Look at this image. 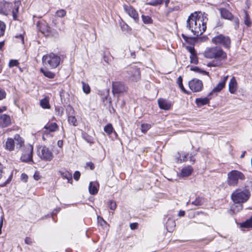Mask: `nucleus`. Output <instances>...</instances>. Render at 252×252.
Returning <instances> with one entry per match:
<instances>
[{"label":"nucleus","mask_w":252,"mask_h":252,"mask_svg":"<svg viewBox=\"0 0 252 252\" xmlns=\"http://www.w3.org/2000/svg\"><path fill=\"white\" fill-rule=\"evenodd\" d=\"M208 21V14L200 11L195 12L189 17L187 27L193 35H200L206 31Z\"/></svg>","instance_id":"1"},{"label":"nucleus","mask_w":252,"mask_h":252,"mask_svg":"<svg viewBox=\"0 0 252 252\" xmlns=\"http://www.w3.org/2000/svg\"><path fill=\"white\" fill-rule=\"evenodd\" d=\"M204 56L207 59H214L208 63V66L220 67L223 62L227 59L226 53L221 48L217 46L207 48Z\"/></svg>","instance_id":"2"},{"label":"nucleus","mask_w":252,"mask_h":252,"mask_svg":"<svg viewBox=\"0 0 252 252\" xmlns=\"http://www.w3.org/2000/svg\"><path fill=\"white\" fill-rule=\"evenodd\" d=\"M24 140L19 134H15L14 138L9 137L5 141L4 147L5 150L12 152L16 149L19 150L24 146Z\"/></svg>","instance_id":"3"},{"label":"nucleus","mask_w":252,"mask_h":252,"mask_svg":"<svg viewBox=\"0 0 252 252\" xmlns=\"http://www.w3.org/2000/svg\"><path fill=\"white\" fill-rule=\"evenodd\" d=\"M250 195L249 190L238 189L232 193L231 197L234 203L243 204L248 200Z\"/></svg>","instance_id":"4"},{"label":"nucleus","mask_w":252,"mask_h":252,"mask_svg":"<svg viewBox=\"0 0 252 252\" xmlns=\"http://www.w3.org/2000/svg\"><path fill=\"white\" fill-rule=\"evenodd\" d=\"M42 60L45 66L51 68H55L59 65L61 59L58 55L53 53H50L43 56Z\"/></svg>","instance_id":"5"},{"label":"nucleus","mask_w":252,"mask_h":252,"mask_svg":"<svg viewBox=\"0 0 252 252\" xmlns=\"http://www.w3.org/2000/svg\"><path fill=\"white\" fill-rule=\"evenodd\" d=\"M244 174L238 170H234L227 173V184L230 186L235 187L238 184L239 180H244Z\"/></svg>","instance_id":"6"},{"label":"nucleus","mask_w":252,"mask_h":252,"mask_svg":"<svg viewBox=\"0 0 252 252\" xmlns=\"http://www.w3.org/2000/svg\"><path fill=\"white\" fill-rule=\"evenodd\" d=\"M212 42L216 45H222L226 48H229L230 46L231 40L228 36L220 34L212 38Z\"/></svg>","instance_id":"7"},{"label":"nucleus","mask_w":252,"mask_h":252,"mask_svg":"<svg viewBox=\"0 0 252 252\" xmlns=\"http://www.w3.org/2000/svg\"><path fill=\"white\" fill-rule=\"evenodd\" d=\"M23 151L22 156L21 157V159L24 162H29L32 160V152H33V146L30 144H27L22 147Z\"/></svg>","instance_id":"8"},{"label":"nucleus","mask_w":252,"mask_h":252,"mask_svg":"<svg viewBox=\"0 0 252 252\" xmlns=\"http://www.w3.org/2000/svg\"><path fill=\"white\" fill-rule=\"evenodd\" d=\"M38 155L40 158L46 161H51L53 158L52 152L45 146L41 147L38 149Z\"/></svg>","instance_id":"9"},{"label":"nucleus","mask_w":252,"mask_h":252,"mask_svg":"<svg viewBox=\"0 0 252 252\" xmlns=\"http://www.w3.org/2000/svg\"><path fill=\"white\" fill-rule=\"evenodd\" d=\"M189 86L191 91L194 92L200 91L203 88V84L201 80L193 79L189 82Z\"/></svg>","instance_id":"10"},{"label":"nucleus","mask_w":252,"mask_h":252,"mask_svg":"<svg viewBox=\"0 0 252 252\" xmlns=\"http://www.w3.org/2000/svg\"><path fill=\"white\" fill-rule=\"evenodd\" d=\"M127 88L123 83L115 82L112 84V92L114 94H119L126 92Z\"/></svg>","instance_id":"11"},{"label":"nucleus","mask_w":252,"mask_h":252,"mask_svg":"<svg viewBox=\"0 0 252 252\" xmlns=\"http://www.w3.org/2000/svg\"><path fill=\"white\" fill-rule=\"evenodd\" d=\"M124 8L127 14L132 18L135 22L139 21V15L136 10L130 5H124Z\"/></svg>","instance_id":"12"},{"label":"nucleus","mask_w":252,"mask_h":252,"mask_svg":"<svg viewBox=\"0 0 252 252\" xmlns=\"http://www.w3.org/2000/svg\"><path fill=\"white\" fill-rule=\"evenodd\" d=\"M12 7V3L7 2L5 1H0V14L7 15L10 12Z\"/></svg>","instance_id":"13"},{"label":"nucleus","mask_w":252,"mask_h":252,"mask_svg":"<svg viewBox=\"0 0 252 252\" xmlns=\"http://www.w3.org/2000/svg\"><path fill=\"white\" fill-rule=\"evenodd\" d=\"M129 78L132 82H137L140 79V72L137 68H132L129 71Z\"/></svg>","instance_id":"14"},{"label":"nucleus","mask_w":252,"mask_h":252,"mask_svg":"<svg viewBox=\"0 0 252 252\" xmlns=\"http://www.w3.org/2000/svg\"><path fill=\"white\" fill-rule=\"evenodd\" d=\"M238 89V83L235 79V77L233 76L231 78L228 83V90L229 92L232 94H234L237 92Z\"/></svg>","instance_id":"15"},{"label":"nucleus","mask_w":252,"mask_h":252,"mask_svg":"<svg viewBox=\"0 0 252 252\" xmlns=\"http://www.w3.org/2000/svg\"><path fill=\"white\" fill-rule=\"evenodd\" d=\"M158 102L159 108L161 109L168 110L171 107V102L165 99L159 98Z\"/></svg>","instance_id":"16"},{"label":"nucleus","mask_w":252,"mask_h":252,"mask_svg":"<svg viewBox=\"0 0 252 252\" xmlns=\"http://www.w3.org/2000/svg\"><path fill=\"white\" fill-rule=\"evenodd\" d=\"M228 78V75L224 76L217 85L213 89L212 92L216 93L220 92L225 87Z\"/></svg>","instance_id":"17"},{"label":"nucleus","mask_w":252,"mask_h":252,"mask_svg":"<svg viewBox=\"0 0 252 252\" xmlns=\"http://www.w3.org/2000/svg\"><path fill=\"white\" fill-rule=\"evenodd\" d=\"M59 173L63 179H67L68 183H72V176L71 173L69 172L65 169L59 170Z\"/></svg>","instance_id":"18"},{"label":"nucleus","mask_w":252,"mask_h":252,"mask_svg":"<svg viewBox=\"0 0 252 252\" xmlns=\"http://www.w3.org/2000/svg\"><path fill=\"white\" fill-rule=\"evenodd\" d=\"M220 12L221 17L224 19L231 20L233 15L228 10L223 8H219L218 9Z\"/></svg>","instance_id":"19"},{"label":"nucleus","mask_w":252,"mask_h":252,"mask_svg":"<svg viewBox=\"0 0 252 252\" xmlns=\"http://www.w3.org/2000/svg\"><path fill=\"white\" fill-rule=\"evenodd\" d=\"M192 172V167L191 166H187L182 169L180 176L182 177H188L191 174Z\"/></svg>","instance_id":"20"},{"label":"nucleus","mask_w":252,"mask_h":252,"mask_svg":"<svg viewBox=\"0 0 252 252\" xmlns=\"http://www.w3.org/2000/svg\"><path fill=\"white\" fill-rule=\"evenodd\" d=\"M11 124V119L8 115L3 114L0 117V125L7 126Z\"/></svg>","instance_id":"21"},{"label":"nucleus","mask_w":252,"mask_h":252,"mask_svg":"<svg viewBox=\"0 0 252 252\" xmlns=\"http://www.w3.org/2000/svg\"><path fill=\"white\" fill-rule=\"evenodd\" d=\"M40 106L44 109H49L50 106L49 104V99L48 97H45L42 99L40 102Z\"/></svg>","instance_id":"22"},{"label":"nucleus","mask_w":252,"mask_h":252,"mask_svg":"<svg viewBox=\"0 0 252 252\" xmlns=\"http://www.w3.org/2000/svg\"><path fill=\"white\" fill-rule=\"evenodd\" d=\"M243 204L242 203H235L231 206V210L234 213H237L242 210Z\"/></svg>","instance_id":"23"},{"label":"nucleus","mask_w":252,"mask_h":252,"mask_svg":"<svg viewBox=\"0 0 252 252\" xmlns=\"http://www.w3.org/2000/svg\"><path fill=\"white\" fill-rule=\"evenodd\" d=\"M41 72L44 74V75L49 78L52 79L55 76V74L47 69L41 68Z\"/></svg>","instance_id":"24"},{"label":"nucleus","mask_w":252,"mask_h":252,"mask_svg":"<svg viewBox=\"0 0 252 252\" xmlns=\"http://www.w3.org/2000/svg\"><path fill=\"white\" fill-rule=\"evenodd\" d=\"M149 127H137L136 129V134L138 136H142L143 134H145L148 130Z\"/></svg>","instance_id":"25"},{"label":"nucleus","mask_w":252,"mask_h":252,"mask_svg":"<svg viewBox=\"0 0 252 252\" xmlns=\"http://www.w3.org/2000/svg\"><path fill=\"white\" fill-rule=\"evenodd\" d=\"M89 192L91 194H95L97 193L98 189L95 184L91 182L89 187Z\"/></svg>","instance_id":"26"},{"label":"nucleus","mask_w":252,"mask_h":252,"mask_svg":"<svg viewBox=\"0 0 252 252\" xmlns=\"http://www.w3.org/2000/svg\"><path fill=\"white\" fill-rule=\"evenodd\" d=\"M188 160H189L190 162H192V163H194L195 162V158L192 156H189V157L188 154L182 156V157H180V162L182 161H187Z\"/></svg>","instance_id":"27"},{"label":"nucleus","mask_w":252,"mask_h":252,"mask_svg":"<svg viewBox=\"0 0 252 252\" xmlns=\"http://www.w3.org/2000/svg\"><path fill=\"white\" fill-rule=\"evenodd\" d=\"M58 127H44L45 130L44 131L43 138L44 139L45 136L50 134L51 132H54L57 130Z\"/></svg>","instance_id":"28"},{"label":"nucleus","mask_w":252,"mask_h":252,"mask_svg":"<svg viewBox=\"0 0 252 252\" xmlns=\"http://www.w3.org/2000/svg\"><path fill=\"white\" fill-rule=\"evenodd\" d=\"M196 103L198 106H201L209 103V99L207 98H197L196 99Z\"/></svg>","instance_id":"29"},{"label":"nucleus","mask_w":252,"mask_h":252,"mask_svg":"<svg viewBox=\"0 0 252 252\" xmlns=\"http://www.w3.org/2000/svg\"><path fill=\"white\" fill-rule=\"evenodd\" d=\"M241 227L245 228L252 227V219H248L245 221L241 223Z\"/></svg>","instance_id":"30"},{"label":"nucleus","mask_w":252,"mask_h":252,"mask_svg":"<svg viewBox=\"0 0 252 252\" xmlns=\"http://www.w3.org/2000/svg\"><path fill=\"white\" fill-rule=\"evenodd\" d=\"M142 19L143 23L145 24H150L153 23V20L149 16L142 15Z\"/></svg>","instance_id":"31"},{"label":"nucleus","mask_w":252,"mask_h":252,"mask_svg":"<svg viewBox=\"0 0 252 252\" xmlns=\"http://www.w3.org/2000/svg\"><path fill=\"white\" fill-rule=\"evenodd\" d=\"M203 203V199L202 198L198 197H196L195 200L191 202V204L195 206H200Z\"/></svg>","instance_id":"32"},{"label":"nucleus","mask_w":252,"mask_h":252,"mask_svg":"<svg viewBox=\"0 0 252 252\" xmlns=\"http://www.w3.org/2000/svg\"><path fill=\"white\" fill-rule=\"evenodd\" d=\"M190 70L192 71L196 72L201 73L202 74H204V75H208L209 74V73L208 72L203 70L197 66L191 67Z\"/></svg>","instance_id":"33"},{"label":"nucleus","mask_w":252,"mask_h":252,"mask_svg":"<svg viewBox=\"0 0 252 252\" xmlns=\"http://www.w3.org/2000/svg\"><path fill=\"white\" fill-rule=\"evenodd\" d=\"M82 84L83 92L87 94H89L90 93V87L89 84L83 81L82 82Z\"/></svg>","instance_id":"34"},{"label":"nucleus","mask_w":252,"mask_h":252,"mask_svg":"<svg viewBox=\"0 0 252 252\" xmlns=\"http://www.w3.org/2000/svg\"><path fill=\"white\" fill-rule=\"evenodd\" d=\"M245 18H244V23L248 27H251L252 25V23L251 22L249 16L247 12H245Z\"/></svg>","instance_id":"35"},{"label":"nucleus","mask_w":252,"mask_h":252,"mask_svg":"<svg viewBox=\"0 0 252 252\" xmlns=\"http://www.w3.org/2000/svg\"><path fill=\"white\" fill-rule=\"evenodd\" d=\"M6 26L4 23L1 21H0V37L4 35Z\"/></svg>","instance_id":"36"},{"label":"nucleus","mask_w":252,"mask_h":252,"mask_svg":"<svg viewBox=\"0 0 252 252\" xmlns=\"http://www.w3.org/2000/svg\"><path fill=\"white\" fill-rule=\"evenodd\" d=\"M163 0H151L147 4L153 6H156L161 4Z\"/></svg>","instance_id":"37"},{"label":"nucleus","mask_w":252,"mask_h":252,"mask_svg":"<svg viewBox=\"0 0 252 252\" xmlns=\"http://www.w3.org/2000/svg\"><path fill=\"white\" fill-rule=\"evenodd\" d=\"M66 13V11L63 9H62L58 10L56 13V15L58 17L62 18L65 16Z\"/></svg>","instance_id":"38"},{"label":"nucleus","mask_w":252,"mask_h":252,"mask_svg":"<svg viewBox=\"0 0 252 252\" xmlns=\"http://www.w3.org/2000/svg\"><path fill=\"white\" fill-rule=\"evenodd\" d=\"M190 63L194 64H197L198 63V58L196 53L190 55Z\"/></svg>","instance_id":"39"},{"label":"nucleus","mask_w":252,"mask_h":252,"mask_svg":"<svg viewBox=\"0 0 252 252\" xmlns=\"http://www.w3.org/2000/svg\"><path fill=\"white\" fill-rule=\"evenodd\" d=\"M183 79L181 76H179L177 80V83L179 85L180 88L184 92H185V89L183 85Z\"/></svg>","instance_id":"40"},{"label":"nucleus","mask_w":252,"mask_h":252,"mask_svg":"<svg viewBox=\"0 0 252 252\" xmlns=\"http://www.w3.org/2000/svg\"><path fill=\"white\" fill-rule=\"evenodd\" d=\"M97 221L98 223L103 227L107 226V222L100 217H97Z\"/></svg>","instance_id":"41"},{"label":"nucleus","mask_w":252,"mask_h":252,"mask_svg":"<svg viewBox=\"0 0 252 252\" xmlns=\"http://www.w3.org/2000/svg\"><path fill=\"white\" fill-rule=\"evenodd\" d=\"M68 121L70 125H72L74 126H76V119L74 116H69L68 118Z\"/></svg>","instance_id":"42"},{"label":"nucleus","mask_w":252,"mask_h":252,"mask_svg":"<svg viewBox=\"0 0 252 252\" xmlns=\"http://www.w3.org/2000/svg\"><path fill=\"white\" fill-rule=\"evenodd\" d=\"M108 205H109V208L112 210H115L116 208V206H117L116 202L113 200H110L108 202Z\"/></svg>","instance_id":"43"},{"label":"nucleus","mask_w":252,"mask_h":252,"mask_svg":"<svg viewBox=\"0 0 252 252\" xmlns=\"http://www.w3.org/2000/svg\"><path fill=\"white\" fill-rule=\"evenodd\" d=\"M18 7L17 6H15L14 8L13 9L12 12V16L14 20H16L17 18V13L18 12Z\"/></svg>","instance_id":"44"},{"label":"nucleus","mask_w":252,"mask_h":252,"mask_svg":"<svg viewBox=\"0 0 252 252\" xmlns=\"http://www.w3.org/2000/svg\"><path fill=\"white\" fill-rule=\"evenodd\" d=\"M6 93L5 91L0 87V100L5 98Z\"/></svg>","instance_id":"45"},{"label":"nucleus","mask_w":252,"mask_h":252,"mask_svg":"<svg viewBox=\"0 0 252 252\" xmlns=\"http://www.w3.org/2000/svg\"><path fill=\"white\" fill-rule=\"evenodd\" d=\"M18 61L15 60H11L9 63V66L12 67L15 66H17L18 64Z\"/></svg>","instance_id":"46"},{"label":"nucleus","mask_w":252,"mask_h":252,"mask_svg":"<svg viewBox=\"0 0 252 252\" xmlns=\"http://www.w3.org/2000/svg\"><path fill=\"white\" fill-rule=\"evenodd\" d=\"M104 130L108 134H110L114 131L113 127H104Z\"/></svg>","instance_id":"47"},{"label":"nucleus","mask_w":252,"mask_h":252,"mask_svg":"<svg viewBox=\"0 0 252 252\" xmlns=\"http://www.w3.org/2000/svg\"><path fill=\"white\" fill-rule=\"evenodd\" d=\"M169 224H171L173 226H175V222L172 220H168L167 222V228H168ZM168 231H171L172 230L169 228H167Z\"/></svg>","instance_id":"48"},{"label":"nucleus","mask_w":252,"mask_h":252,"mask_svg":"<svg viewBox=\"0 0 252 252\" xmlns=\"http://www.w3.org/2000/svg\"><path fill=\"white\" fill-rule=\"evenodd\" d=\"M80 177V172L76 171L74 173L73 178L75 180L78 181Z\"/></svg>","instance_id":"49"},{"label":"nucleus","mask_w":252,"mask_h":252,"mask_svg":"<svg viewBox=\"0 0 252 252\" xmlns=\"http://www.w3.org/2000/svg\"><path fill=\"white\" fill-rule=\"evenodd\" d=\"M25 242L28 245H31L32 244L33 241L32 238L30 237H26L25 239Z\"/></svg>","instance_id":"50"},{"label":"nucleus","mask_w":252,"mask_h":252,"mask_svg":"<svg viewBox=\"0 0 252 252\" xmlns=\"http://www.w3.org/2000/svg\"><path fill=\"white\" fill-rule=\"evenodd\" d=\"M188 51L190 53V55L195 53V50L193 47L191 46L187 47Z\"/></svg>","instance_id":"51"},{"label":"nucleus","mask_w":252,"mask_h":252,"mask_svg":"<svg viewBox=\"0 0 252 252\" xmlns=\"http://www.w3.org/2000/svg\"><path fill=\"white\" fill-rule=\"evenodd\" d=\"M21 178L22 180L23 181H24V182L26 183L27 182L28 177L26 174H25V173L22 174Z\"/></svg>","instance_id":"52"},{"label":"nucleus","mask_w":252,"mask_h":252,"mask_svg":"<svg viewBox=\"0 0 252 252\" xmlns=\"http://www.w3.org/2000/svg\"><path fill=\"white\" fill-rule=\"evenodd\" d=\"M3 169L4 168L2 164L0 163V179L2 178L4 174Z\"/></svg>","instance_id":"53"},{"label":"nucleus","mask_w":252,"mask_h":252,"mask_svg":"<svg viewBox=\"0 0 252 252\" xmlns=\"http://www.w3.org/2000/svg\"><path fill=\"white\" fill-rule=\"evenodd\" d=\"M86 165H87V166L90 167V168L91 170L94 169V163L93 162H87L86 163Z\"/></svg>","instance_id":"54"},{"label":"nucleus","mask_w":252,"mask_h":252,"mask_svg":"<svg viewBox=\"0 0 252 252\" xmlns=\"http://www.w3.org/2000/svg\"><path fill=\"white\" fill-rule=\"evenodd\" d=\"M12 177V174L11 173V174H10V176L9 177L8 179H7L6 181L4 183V184L2 185V186H6L7 184H8L10 182V181L11 180Z\"/></svg>","instance_id":"55"},{"label":"nucleus","mask_w":252,"mask_h":252,"mask_svg":"<svg viewBox=\"0 0 252 252\" xmlns=\"http://www.w3.org/2000/svg\"><path fill=\"white\" fill-rule=\"evenodd\" d=\"M138 224L137 223H132L130 224V227L132 230L135 229L137 227Z\"/></svg>","instance_id":"56"},{"label":"nucleus","mask_w":252,"mask_h":252,"mask_svg":"<svg viewBox=\"0 0 252 252\" xmlns=\"http://www.w3.org/2000/svg\"><path fill=\"white\" fill-rule=\"evenodd\" d=\"M33 178L35 180H38L40 179L39 174L38 172H35L33 175Z\"/></svg>","instance_id":"57"},{"label":"nucleus","mask_w":252,"mask_h":252,"mask_svg":"<svg viewBox=\"0 0 252 252\" xmlns=\"http://www.w3.org/2000/svg\"><path fill=\"white\" fill-rule=\"evenodd\" d=\"M56 110L58 111V114L59 115H62L63 113V109L62 108H56Z\"/></svg>","instance_id":"58"},{"label":"nucleus","mask_w":252,"mask_h":252,"mask_svg":"<svg viewBox=\"0 0 252 252\" xmlns=\"http://www.w3.org/2000/svg\"><path fill=\"white\" fill-rule=\"evenodd\" d=\"M3 218L2 216L0 218V234H1V228H2V226L3 225Z\"/></svg>","instance_id":"59"},{"label":"nucleus","mask_w":252,"mask_h":252,"mask_svg":"<svg viewBox=\"0 0 252 252\" xmlns=\"http://www.w3.org/2000/svg\"><path fill=\"white\" fill-rule=\"evenodd\" d=\"M185 214V212L184 211L181 210L180 211H179V212L178 213V216L179 217H183V216H184Z\"/></svg>","instance_id":"60"},{"label":"nucleus","mask_w":252,"mask_h":252,"mask_svg":"<svg viewBox=\"0 0 252 252\" xmlns=\"http://www.w3.org/2000/svg\"><path fill=\"white\" fill-rule=\"evenodd\" d=\"M58 145L59 147L61 148L62 147L63 145V142L62 140H59L58 141Z\"/></svg>","instance_id":"61"},{"label":"nucleus","mask_w":252,"mask_h":252,"mask_svg":"<svg viewBox=\"0 0 252 252\" xmlns=\"http://www.w3.org/2000/svg\"><path fill=\"white\" fill-rule=\"evenodd\" d=\"M46 29H47V33H45L44 31H42V32L45 34V35H48V33H49L50 32V28L48 27H46Z\"/></svg>","instance_id":"62"},{"label":"nucleus","mask_w":252,"mask_h":252,"mask_svg":"<svg viewBox=\"0 0 252 252\" xmlns=\"http://www.w3.org/2000/svg\"><path fill=\"white\" fill-rule=\"evenodd\" d=\"M6 110V107L5 106H3L1 108H0V113L3 112V111Z\"/></svg>","instance_id":"63"},{"label":"nucleus","mask_w":252,"mask_h":252,"mask_svg":"<svg viewBox=\"0 0 252 252\" xmlns=\"http://www.w3.org/2000/svg\"><path fill=\"white\" fill-rule=\"evenodd\" d=\"M4 45V41L0 42V49H1Z\"/></svg>","instance_id":"64"}]
</instances>
